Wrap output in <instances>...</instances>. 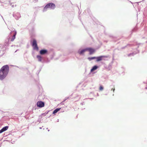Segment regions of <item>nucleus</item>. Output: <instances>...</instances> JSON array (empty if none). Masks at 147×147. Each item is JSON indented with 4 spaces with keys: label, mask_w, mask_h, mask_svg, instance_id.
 <instances>
[{
    "label": "nucleus",
    "mask_w": 147,
    "mask_h": 147,
    "mask_svg": "<svg viewBox=\"0 0 147 147\" xmlns=\"http://www.w3.org/2000/svg\"><path fill=\"white\" fill-rule=\"evenodd\" d=\"M32 45L34 49L37 51L38 50V48L37 44L36 41L35 39H34L33 40L32 43Z\"/></svg>",
    "instance_id": "obj_3"
},
{
    "label": "nucleus",
    "mask_w": 147,
    "mask_h": 147,
    "mask_svg": "<svg viewBox=\"0 0 147 147\" xmlns=\"http://www.w3.org/2000/svg\"><path fill=\"white\" fill-rule=\"evenodd\" d=\"M98 67L96 65L94 66L91 69V72L93 71L94 70L96 69H97Z\"/></svg>",
    "instance_id": "obj_13"
},
{
    "label": "nucleus",
    "mask_w": 147,
    "mask_h": 147,
    "mask_svg": "<svg viewBox=\"0 0 147 147\" xmlns=\"http://www.w3.org/2000/svg\"><path fill=\"white\" fill-rule=\"evenodd\" d=\"M87 51H88L90 52V54L91 55L93 54L95 51V50L94 49L91 48H87Z\"/></svg>",
    "instance_id": "obj_7"
},
{
    "label": "nucleus",
    "mask_w": 147,
    "mask_h": 147,
    "mask_svg": "<svg viewBox=\"0 0 147 147\" xmlns=\"http://www.w3.org/2000/svg\"><path fill=\"white\" fill-rule=\"evenodd\" d=\"M55 4L53 3H51L47 4L44 7L43 9L44 11H46L48 8H50L51 9H54L55 8Z\"/></svg>",
    "instance_id": "obj_1"
},
{
    "label": "nucleus",
    "mask_w": 147,
    "mask_h": 147,
    "mask_svg": "<svg viewBox=\"0 0 147 147\" xmlns=\"http://www.w3.org/2000/svg\"><path fill=\"white\" fill-rule=\"evenodd\" d=\"M86 51H87V48L82 50L81 51H78V53L80 55L82 54Z\"/></svg>",
    "instance_id": "obj_10"
},
{
    "label": "nucleus",
    "mask_w": 147,
    "mask_h": 147,
    "mask_svg": "<svg viewBox=\"0 0 147 147\" xmlns=\"http://www.w3.org/2000/svg\"><path fill=\"white\" fill-rule=\"evenodd\" d=\"M61 109V108H57L55 109L53 112V113L54 114H55L57 112H58V111H59V110H60V109Z\"/></svg>",
    "instance_id": "obj_12"
},
{
    "label": "nucleus",
    "mask_w": 147,
    "mask_h": 147,
    "mask_svg": "<svg viewBox=\"0 0 147 147\" xmlns=\"http://www.w3.org/2000/svg\"><path fill=\"white\" fill-rule=\"evenodd\" d=\"M7 74H5L4 73L0 71V79L2 80L6 76Z\"/></svg>",
    "instance_id": "obj_5"
},
{
    "label": "nucleus",
    "mask_w": 147,
    "mask_h": 147,
    "mask_svg": "<svg viewBox=\"0 0 147 147\" xmlns=\"http://www.w3.org/2000/svg\"><path fill=\"white\" fill-rule=\"evenodd\" d=\"M16 32H15L14 33V34L13 36L12 37V38L11 39V41H13L15 39V38L16 36Z\"/></svg>",
    "instance_id": "obj_11"
},
{
    "label": "nucleus",
    "mask_w": 147,
    "mask_h": 147,
    "mask_svg": "<svg viewBox=\"0 0 147 147\" xmlns=\"http://www.w3.org/2000/svg\"><path fill=\"white\" fill-rule=\"evenodd\" d=\"M88 59L89 61H91L93 59H96V57H88Z\"/></svg>",
    "instance_id": "obj_15"
},
{
    "label": "nucleus",
    "mask_w": 147,
    "mask_h": 147,
    "mask_svg": "<svg viewBox=\"0 0 147 147\" xmlns=\"http://www.w3.org/2000/svg\"><path fill=\"white\" fill-rule=\"evenodd\" d=\"M48 51L47 50L42 49L40 51V53L41 55H44L47 53Z\"/></svg>",
    "instance_id": "obj_8"
},
{
    "label": "nucleus",
    "mask_w": 147,
    "mask_h": 147,
    "mask_svg": "<svg viewBox=\"0 0 147 147\" xmlns=\"http://www.w3.org/2000/svg\"><path fill=\"white\" fill-rule=\"evenodd\" d=\"M0 71L4 73L5 74H7L9 71V67L7 65H5L1 67Z\"/></svg>",
    "instance_id": "obj_2"
},
{
    "label": "nucleus",
    "mask_w": 147,
    "mask_h": 147,
    "mask_svg": "<svg viewBox=\"0 0 147 147\" xmlns=\"http://www.w3.org/2000/svg\"><path fill=\"white\" fill-rule=\"evenodd\" d=\"M1 133V132H0V133Z\"/></svg>",
    "instance_id": "obj_18"
},
{
    "label": "nucleus",
    "mask_w": 147,
    "mask_h": 147,
    "mask_svg": "<svg viewBox=\"0 0 147 147\" xmlns=\"http://www.w3.org/2000/svg\"><path fill=\"white\" fill-rule=\"evenodd\" d=\"M114 90H115V89L114 88V89H113V92L114 91Z\"/></svg>",
    "instance_id": "obj_17"
},
{
    "label": "nucleus",
    "mask_w": 147,
    "mask_h": 147,
    "mask_svg": "<svg viewBox=\"0 0 147 147\" xmlns=\"http://www.w3.org/2000/svg\"><path fill=\"white\" fill-rule=\"evenodd\" d=\"M36 105L38 107L41 108L44 106L45 104L43 102L39 101L37 102Z\"/></svg>",
    "instance_id": "obj_4"
},
{
    "label": "nucleus",
    "mask_w": 147,
    "mask_h": 147,
    "mask_svg": "<svg viewBox=\"0 0 147 147\" xmlns=\"http://www.w3.org/2000/svg\"><path fill=\"white\" fill-rule=\"evenodd\" d=\"M105 57H107L105 56H101L98 57H96V61L97 62L101 61L103 59V58Z\"/></svg>",
    "instance_id": "obj_6"
},
{
    "label": "nucleus",
    "mask_w": 147,
    "mask_h": 147,
    "mask_svg": "<svg viewBox=\"0 0 147 147\" xmlns=\"http://www.w3.org/2000/svg\"><path fill=\"white\" fill-rule=\"evenodd\" d=\"M103 89V87H102V86H100L99 87V90H102Z\"/></svg>",
    "instance_id": "obj_16"
},
{
    "label": "nucleus",
    "mask_w": 147,
    "mask_h": 147,
    "mask_svg": "<svg viewBox=\"0 0 147 147\" xmlns=\"http://www.w3.org/2000/svg\"><path fill=\"white\" fill-rule=\"evenodd\" d=\"M8 126H6L3 127L1 130H0V132L1 133L6 131L8 128Z\"/></svg>",
    "instance_id": "obj_9"
},
{
    "label": "nucleus",
    "mask_w": 147,
    "mask_h": 147,
    "mask_svg": "<svg viewBox=\"0 0 147 147\" xmlns=\"http://www.w3.org/2000/svg\"><path fill=\"white\" fill-rule=\"evenodd\" d=\"M37 58L38 59V60L39 61H42V57L40 55H37Z\"/></svg>",
    "instance_id": "obj_14"
}]
</instances>
